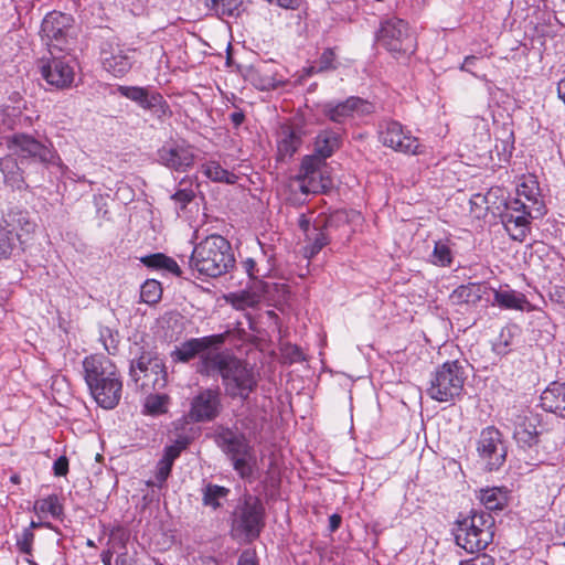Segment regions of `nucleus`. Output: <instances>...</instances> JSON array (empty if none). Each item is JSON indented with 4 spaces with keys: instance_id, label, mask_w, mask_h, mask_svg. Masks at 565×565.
<instances>
[{
    "instance_id": "obj_23",
    "label": "nucleus",
    "mask_w": 565,
    "mask_h": 565,
    "mask_svg": "<svg viewBox=\"0 0 565 565\" xmlns=\"http://www.w3.org/2000/svg\"><path fill=\"white\" fill-rule=\"evenodd\" d=\"M267 292L268 284L264 280H256L252 282L247 289L228 294L225 300L234 309L245 310L258 306Z\"/></svg>"
},
{
    "instance_id": "obj_36",
    "label": "nucleus",
    "mask_w": 565,
    "mask_h": 565,
    "mask_svg": "<svg viewBox=\"0 0 565 565\" xmlns=\"http://www.w3.org/2000/svg\"><path fill=\"white\" fill-rule=\"evenodd\" d=\"M201 172L213 182L234 184L237 175L224 169L217 161L211 160L201 166Z\"/></svg>"
},
{
    "instance_id": "obj_58",
    "label": "nucleus",
    "mask_w": 565,
    "mask_h": 565,
    "mask_svg": "<svg viewBox=\"0 0 565 565\" xmlns=\"http://www.w3.org/2000/svg\"><path fill=\"white\" fill-rule=\"evenodd\" d=\"M115 563L116 565H137L136 558L127 552L117 555Z\"/></svg>"
},
{
    "instance_id": "obj_45",
    "label": "nucleus",
    "mask_w": 565,
    "mask_h": 565,
    "mask_svg": "<svg viewBox=\"0 0 565 565\" xmlns=\"http://www.w3.org/2000/svg\"><path fill=\"white\" fill-rule=\"evenodd\" d=\"M36 508L39 509L40 512L47 513L53 518L60 516L63 511L58 498L55 494L39 500L36 502Z\"/></svg>"
},
{
    "instance_id": "obj_26",
    "label": "nucleus",
    "mask_w": 565,
    "mask_h": 565,
    "mask_svg": "<svg viewBox=\"0 0 565 565\" xmlns=\"http://www.w3.org/2000/svg\"><path fill=\"white\" fill-rule=\"evenodd\" d=\"M540 404L544 411L565 417V383L550 384L542 392Z\"/></svg>"
},
{
    "instance_id": "obj_50",
    "label": "nucleus",
    "mask_w": 565,
    "mask_h": 565,
    "mask_svg": "<svg viewBox=\"0 0 565 565\" xmlns=\"http://www.w3.org/2000/svg\"><path fill=\"white\" fill-rule=\"evenodd\" d=\"M194 198L195 193L191 188L179 189L171 195V200L174 201L179 210H184Z\"/></svg>"
},
{
    "instance_id": "obj_53",
    "label": "nucleus",
    "mask_w": 565,
    "mask_h": 565,
    "mask_svg": "<svg viewBox=\"0 0 565 565\" xmlns=\"http://www.w3.org/2000/svg\"><path fill=\"white\" fill-rule=\"evenodd\" d=\"M459 565H494V558L488 554H478L472 558L461 561Z\"/></svg>"
},
{
    "instance_id": "obj_51",
    "label": "nucleus",
    "mask_w": 565,
    "mask_h": 565,
    "mask_svg": "<svg viewBox=\"0 0 565 565\" xmlns=\"http://www.w3.org/2000/svg\"><path fill=\"white\" fill-rule=\"evenodd\" d=\"M33 540L34 533L32 532L31 527L23 529L22 533L17 540V546L19 551L23 554L31 555Z\"/></svg>"
},
{
    "instance_id": "obj_35",
    "label": "nucleus",
    "mask_w": 565,
    "mask_h": 565,
    "mask_svg": "<svg viewBox=\"0 0 565 565\" xmlns=\"http://www.w3.org/2000/svg\"><path fill=\"white\" fill-rule=\"evenodd\" d=\"M494 303L504 309L524 310L529 305L525 296L514 290H495Z\"/></svg>"
},
{
    "instance_id": "obj_56",
    "label": "nucleus",
    "mask_w": 565,
    "mask_h": 565,
    "mask_svg": "<svg viewBox=\"0 0 565 565\" xmlns=\"http://www.w3.org/2000/svg\"><path fill=\"white\" fill-rule=\"evenodd\" d=\"M270 4L278 6L287 10H297L301 4V0H266Z\"/></svg>"
},
{
    "instance_id": "obj_54",
    "label": "nucleus",
    "mask_w": 565,
    "mask_h": 565,
    "mask_svg": "<svg viewBox=\"0 0 565 565\" xmlns=\"http://www.w3.org/2000/svg\"><path fill=\"white\" fill-rule=\"evenodd\" d=\"M54 475L64 477L68 472V459L65 456L58 457L53 463Z\"/></svg>"
},
{
    "instance_id": "obj_3",
    "label": "nucleus",
    "mask_w": 565,
    "mask_h": 565,
    "mask_svg": "<svg viewBox=\"0 0 565 565\" xmlns=\"http://www.w3.org/2000/svg\"><path fill=\"white\" fill-rule=\"evenodd\" d=\"M189 265L202 276L220 277L235 265L232 245L218 234L209 235L194 246Z\"/></svg>"
},
{
    "instance_id": "obj_62",
    "label": "nucleus",
    "mask_w": 565,
    "mask_h": 565,
    "mask_svg": "<svg viewBox=\"0 0 565 565\" xmlns=\"http://www.w3.org/2000/svg\"><path fill=\"white\" fill-rule=\"evenodd\" d=\"M113 553L108 550L102 553V562L104 565H111Z\"/></svg>"
},
{
    "instance_id": "obj_10",
    "label": "nucleus",
    "mask_w": 565,
    "mask_h": 565,
    "mask_svg": "<svg viewBox=\"0 0 565 565\" xmlns=\"http://www.w3.org/2000/svg\"><path fill=\"white\" fill-rule=\"evenodd\" d=\"M216 443L231 459L234 470L241 478L246 479L253 475L256 459L253 447L243 433L224 428L216 435Z\"/></svg>"
},
{
    "instance_id": "obj_41",
    "label": "nucleus",
    "mask_w": 565,
    "mask_h": 565,
    "mask_svg": "<svg viewBox=\"0 0 565 565\" xmlns=\"http://www.w3.org/2000/svg\"><path fill=\"white\" fill-rule=\"evenodd\" d=\"M230 489L209 483L202 489V501L205 507L217 509L222 505V501L227 498Z\"/></svg>"
},
{
    "instance_id": "obj_18",
    "label": "nucleus",
    "mask_w": 565,
    "mask_h": 565,
    "mask_svg": "<svg viewBox=\"0 0 565 565\" xmlns=\"http://www.w3.org/2000/svg\"><path fill=\"white\" fill-rule=\"evenodd\" d=\"M322 114L331 121L343 124L355 116L362 117L374 111L372 103L351 96L343 102H327L321 106Z\"/></svg>"
},
{
    "instance_id": "obj_13",
    "label": "nucleus",
    "mask_w": 565,
    "mask_h": 565,
    "mask_svg": "<svg viewBox=\"0 0 565 565\" xmlns=\"http://www.w3.org/2000/svg\"><path fill=\"white\" fill-rule=\"evenodd\" d=\"M129 375L135 384L145 392L161 391L167 385L166 366L151 352H142L131 361Z\"/></svg>"
},
{
    "instance_id": "obj_42",
    "label": "nucleus",
    "mask_w": 565,
    "mask_h": 565,
    "mask_svg": "<svg viewBox=\"0 0 565 565\" xmlns=\"http://www.w3.org/2000/svg\"><path fill=\"white\" fill-rule=\"evenodd\" d=\"M162 296V288L156 279L146 280L140 287V299L148 305L157 303Z\"/></svg>"
},
{
    "instance_id": "obj_57",
    "label": "nucleus",
    "mask_w": 565,
    "mask_h": 565,
    "mask_svg": "<svg viewBox=\"0 0 565 565\" xmlns=\"http://www.w3.org/2000/svg\"><path fill=\"white\" fill-rule=\"evenodd\" d=\"M237 565H258L256 555L252 551H244L237 562Z\"/></svg>"
},
{
    "instance_id": "obj_47",
    "label": "nucleus",
    "mask_w": 565,
    "mask_h": 565,
    "mask_svg": "<svg viewBox=\"0 0 565 565\" xmlns=\"http://www.w3.org/2000/svg\"><path fill=\"white\" fill-rule=\"evenodd\" d=\"M168 397L160 394H150L145 402V408L148 414L158 415L166 412Z\"/></svg>"
},
{
    "instance_id": "obj_20",
    "label": "nucleus",
    "mask_w": 565,
    "mask_h": 565,
    "mask_svg": "<svg viewBox=\"0 0 565 565\" xmlns=\"http://www.w3.org/2000/svg\"><path fill=\"white\" fill-rule=\"evenodd\" d=\"M478 452L487 462L489 470L499 469L505 461V449L501 433L493 426L482 429L478 440Z\"/></svg>"
},
{
    "instance_id": "obj_22",
    "label": "nucleus",
    "mask_w": 565,
    "mask_h": 565,
    "mask_svg": "<svg viewBox=\"0 0 565 565\" xmlns=\"http://www.w3.org/2000/svg\"><path fill=\"white\" fill-rule=\"evenodd\" d=\"M347 218L343 213H335L322 221V223L313 231L305 236L307 245L303 248L306 258L315 257L330 241V231L340 222L345 223Z\"/></svg>"
},
{
    "instance_id": "obj_4",
    "label": "nucleus",
    "mask_w": 565,
    "mask_h": 565,
    "mask_svg": "<svg viewBox=\"0 0 565 565\" xmlns=\"http://www.w3.org/2000/svg\"><path fill=\"white\" fill-rule=\"evenodd\" d=\"M339 135L331 130H323L318 134L315 141L316 154L306 156L300 164L297 181L302 193H319L323 191L328 184L321 173L323 160L331 157L339 148Z\"/></svg>"
},
{
    "instance_id": "obj_30",
    "label": "nucleus",
    "mask_w": 565,
    "mask_h": 565,
    "mask_svg": "<svg viewBox=\"0 0 565 565\" xmlns=\"http://www.w3.org/2000/svg\"><path fill=\"white\" fill-rule=\"evenodd\" d=\"M500 191V189H491L487 193H476L471 196L469 201L470 210L476 217L481 218L489 212L494 213V200L498 199V192Z\"/></svg>"
},
{
    "instance_id": "obj_25",
    "label": "nucleus",
    "mask_w": 565,
    "mask_h": 565,
    "mask_svg": "<svg viewBox=\"0 0 565 565\" xmlns=\"http://www.w3.org/2000/svg\"><path fill=\"white\" fill-rule=\"evenodd\" d=\"M513 200H523L525 207L535 211V216H542L545 212L539 182L533 175H524L521 179L516 186V198Z\"/></svg>"
},
{
    "instance_id": "obj_46",
    "label": "nucleus",
    "mask_w": 565,
    "mask_h": 565,
    "mask_svg": "<svg viewBox=\"0 0 565 565\" xmlns=\"http://www.w3.org/2000/svg\"><path fill=\"white\" fill-rule=\"evenodd\" d=\"M172 467L173 463L161 458L157 463L154 480L148 481V486L162 488L171 473Z\"/></svg>"
},
{
    "instance_id": "obj_48",
    "label": "nucleus",
    "mask_w": 565,
    "mask_h": 565,
    "mask_svg": "<svg viewBox=\"0 0 565 565\" xmlns=\"http://www.w3.org/2000/svg\"><path fill=\"white\" fill-rule=\"evenodd\" d=\"M241 266L247 274L252 282L262 280L260 278L266 275L267 269L263 270L256 260L252 257H247L241 262Z\"/></svg>"
},
{
    "instance_id": "obj_31",
    "label": "nucleus",
    "mask_w": 565,
    "mask_h": 565,
    "mask_svg": "<svg viewBox=\"0 0 565 565\" xmlns=\"http://www.w3.org/2000/svg\"><path fill=\"white\" fill-rule=\"evenodd\" d=\"M9 100L11 104L6 105L3 109L6 116L13 117V124L31 126L33 117L31 115L23 114V110L26 109V102L21 97V95L19 93H13Z\"/></svg>"
},
{
    "instance_id": "obj_55",
    "label": "nucleus",
    "mask_w": 565,
    "mask_h": 565,
    "mask_svg": "<svg viewBox=\"0 0 565 565\" xmlns=\"http://www.w3.org/2000/svg\"><path fill=\"white\" fill-rule=\"evenodd\" d=\"M321 223H322V221L315 222L313 224H311L310 218H308L306 214H300V216L298 218L299 228L302 231L305 236L308 233H310L311 231H313L316 228V226L320 225Z\"/></svg>"
},
{
    "instance_id": "obj_27",
    "label": "nucleus",
    "mask_w": 565,
    "mask_h": 565,
    "mask_svg": "<svg viewBox=\"0 0 565 565\" xmlns=\"http://www.w3.org/2000/svg\"><path fill=\"white\" fill-rule=\"evenodd\" d=\"M301 143L300 135L288 126L281 127L277 140V156L279 160L291 158Z\"/></svg>"
},
{
    "instance_id": "obj_16",
    "label": "nucleus",
    "mask_w": 565,
    "mask_h": 565,
    "mask_svg": "<svg viewBox=\"0 0 565 565\" xmlns=\"http://www.w3.org/2000/svg\"><path fill=\"white\" fill-rule=\"evenodd\" d=\"M158 162L166 168L185 172L190 170L195 162V149L184 139H170L166 141L157 151Z\"/></svg>"
},
{
    "instance_id": "obj_21",
    "label": "nucleus",
    "mask_w": 565,
    "mask_h": 565,
    "mask_svg": "<svg viewBox=\"0 0 565 565\" xmlns=\"http://www.w3.org/2000/svg\"><path fill=\"white\" fill-rule=\"evenodd\" d=\"M223 341V334L193 338L175 347L174 350L171 351L170 358L174 363H188L195 356H199L200 361L204 353L212 351V347L222 344Z\"/></svg>"
},
{
    "instance_id": "obj_38",
    "label": "nucleus",
    "mask_w": 565,
    "mask_h": 565,
    "mask_svg": "<svg viewBox=\"0 0 565 565\" xmlns=\"http://www.w3.org/2000/svg\"><path fill=\"white\" fill-rule=\"evenodd\" d=\"M141 263L149 268L163 269L175 276L181 275V269L177 262L161 253L145 256L141 258Z\"/></svg>"
},
{
    "instance_id": "obj_15",
    "label": "nucleus",
    "mask_w": 565,
    "mask_h": 565,
    "mask_svg": "<svg viewBox=\"0 0 565 565\" xmlns=\"http://www.w3.org/2000/svg\"><path fill=\"white\" fill-rule=\"evenodd\" d=\"M379 139L383 146L405 154H417L419 141L399 121L384 119L379 125Z\"/></svg>"
},
{
    "instance_id": "obj_12",
    "label": "nucleus",
    "mask_w": 565,
    "mask_h": 565,
    "mask_svg": "<svg viewBox=\"0 0 565 565\" xmlns=\"http://www.w3.org/2000/svg\"><path fill=\"white\" fill-rule=\"evenodd\" d=\"M152 50L148 44L135 47L115 40L106 42L100 50L103 68L115 77H124L132 68L138 55Z\"/></svg>"
},
{
    "instance_id": "obj_49",
    "label": "nucleus",
    "mask_w": 565,
    "mask_h": 565,
    "mask_svg": "<svg viewBox=\"0 0 565 565\" xmlns=\"http://www.w3.org/2000/svg\"><path fill=\"white\" fill-rule=\"evenodd\" d=\"M118 93L137 104L142 102V98L145 97L146 93L149 90L147 87H140V86H125L119 85L117 88Z\"/></svg>"
},
{
    "instance_id": "obj_6",
    "label": "nucleus",
    "mask_w": 565,
    "mask_h": 565,
    "mask_svg": "<svg viewBox=\"0 0 565 565\" xmlns=\"http://www.w3.org/2000/svg\"><path fill=\"white\" fill-rule=\"evenodd\" d=\"M265 526V508L254 495H245L232 514L231 534L236 540L252 542L257 539Z\"/></svg>"
},
{
    "instance_id": "obj_52",
    "label": "nucleus",
    "mask_w": 565,
    "mask_h": 565,
    "mask_svg": "<svg viewBox=\"0 0 565 565\" xmlns=\"http://www.w3.org/2000/svg\"><path fill=\"white\" fill-rule=\"evenodd\" d=\"M184 448H185V443L175 441L174 444L167 446L164 448L162 459L173 463L174 460L181 455V452Z\"/></svg>"
},
{
    "instance_id": "obj_9",
    "label": "nucleus",
    "mask_w": 565,
    "mask_h": 565,
    "mask_svg": "<svg viewBox=\"0 0 565 565\" xmlns=\"http://www.w3.org/2000/svg\"><path fill=\"white\" fill-rule=\"evenodd\" d=\"M12 156L40 162L45 167L64 168L63 161L50 140L41 141L28 134H13L6 138Z\"/></svg>"
},
{
    "instance_id": "obj_11",
    "label": "nucleus",
    "mask_w": 565,
    "mask_h": 565,
    "mask_svg": "<svg viewBox=\"0 0 565 565\" xmlns=\"http://www.w3.org/2000/svg\"><path fill=\"white\" fill-rule=\"evenodd\" d=\"M376 40L395 58L409 56L416 50V39L407 22L402 19L392 18L384 21L376 34Z\"/></svg>"
},
{
    "instance_id": "obj_61",
    "label": "nucleus",
    "mask_w": 565,
    "mask_h": 565,
    "mask_svg": "<svg viewBox=\"0 0 565 565\" xmlns=\"http://www.w3.org/2000/svg\"><path fill=\"white\" fill-rule=\"evenodd\" d=\"M477 57L475 55H468L465 57L462 65L460 66L461 71L470 72L469 67L473 65Z\"/></svg>"
},
{
    "instance_id": "obj_63",
    "label": "nucleus",
    "mask_w": 565,
    "mask_h": 565,
    "mask_svg": "<svg viewBox=\"0 0 565 565\" xmlns=\"http://www.w3.org/2000/svg\"><path fill=\"white\" fill-rule=\"evenodd\" d=\"M18 480H19V477H18V476H12V477H11V481H12V482H14V483H15V482H18Z\"/></svg>"
},
{
    "instance_id": "obj_33",
    "label": "nucleus",
    "mask_w": 565,
    "mask_h": 565,
    "mask_svg": "<svg viewBox=\"0 0 565 565\" xmlns=\"http://www.w3.org/2000/svg\"><path fill=\"white\" fill-rule=\"evenodd\" d=\"M479 499L489 511L503 510L508 503V492L498 487L481 489Z\"/></svg>"
},
{
    "instance_id": "obj_24",
    "label": "nucleus",
    "mask_w": 565,
    "mask_h": 565,
    "mask_svg": "<svg viewBox=\"0 0 565 565\" xmlns=\"http://www.w3.org/2000/svg\"><path fill=\"white\" fill-rule=\"evenodd\" d=\"M539 415L531 412L521 414L516 417L514 423L513 438L520 447L524 449L531 448L539 443Z\"/></svg>"
},
{
    "instance_id": "obj_59",
    "label": "nucleus",
    "mask_w": 565,
    "mask_h": 565,
    "mask_svg": "<svg viewBox=\"0 0 565 565\" xmlns=\"http://www.w3.org/2000/svg\"><path fill=\"white\" fill-rule=\"evenodd\" d=\"M230 119L234 127H239L245 120V114L242 110L234 111L230 115Z\"/></svg>"
},
{
    "instance_id": "obj_19",
    "label": "nucleus",
    "mask_w": 565,
    "mask_h": 565,
    "mask_svg": "<svg viewBox=\"0 0 565 565\" xmlns=\"http://www.w3.org/2000/svg\"><path fill=\"white\" fill-rule=\"evenodd\" d=\"M222 409L218 388H200L191 398L188 417L194 423L215 419Z\"/></svg>"
},
{
    "instance_id": "obj_14",
    "label": "nucleus",
    "mask_w": 565,
    "mask_h": 565,
    "mask_svg": "<svg viewBox=\"0 0 565 565\" xmlns=\"http://www.w3.org/2000/svg\"><path fill=\"white\" fill-rule=\"evenodd\" d=\"M47 51V55H43L38 61V67L42 78L56 89L71 88L75 81L74 61L68 53L57 55Z\"/></svg>"
},
{
    "instance_id": "obj_64",
    "label": "nucleus",
    "mask_w": 565,
    "mask_h": 565,
    "mask_svg": "<svg viewBox=\"0 0 565 565\" xmlns=\"http://www.w3.org/2000/svg\"><path fill=\"white\" fill-rule=\"evenodd\" d=\"M26 562H28L30 565H39V564H36L34 561H32V559H30V558H28V559H26Z\"/></svg>"
},
{
    "instance_id": "obj_5",
    "label": "nucleus",
    "mask_w": 565,
    "mask_h": 565,
    "mask_svg": "<svg viewBox=\"0 0 565 565\" xmlns=\"http://www.w3.org/2000/svg\"><path fill=\"white\" fill-rule=\"evenodd\" d=\"M493 527L494 519L491 514L472 511L470 515L458 521L456 543L468 553L480 552L492 542Z\"/></svg>"
},
{
    "instance_id": "obj_7",
    "label": "nucleus",
    "mask_w": 565,
    "mask_h": 565,
    "mask_svg": "<svg viewBox=\"0 0 565 565\" xmlns=\"http://www.w3.org/2000/svg\"><path fill=\"white\" fill-rule=\"evenodd\" d=\"M40 36L49 52H71L77 38L74 18L60 11L46 13L41 23Z\"/></svg>"
},
{
    "instance_id": "obj_17",
    "label": "nucleus",
    "mask_w": 565,
    "mask_h": 565,
    "mask_svg": "<svg viewBox=\"0 0 565 565\" xmlns=\"http://www.w3.org/2000/svg\"><path fill=\"white\" fill-rule=\"evenodd\" d=\"M536 217L535 211L525 207L523 200H510L505 203L502 223L512 239L523 242L530 232V220Z\"/></svg>"
},
{
    "instance_id": "obj_37",
    "label": "nucleus",
    "mask_w": 565,
    "mask_h": 565,
    "mask_svg": "<svg viewBox=\"0 0 565 565\" xmlns=\"http://www.w3.org/2000/svg\"><path fill=\"white\" fill-rule=\"evenodd\" d=\"M452 245L449 239L436 241L429 262L435 266L449 267L454 260Z\"/></svg>"
},
{
    "instance_id": "obj_39",
    "label": "nucleus",
    "mask_w": 565,
    "mask_h": 565,
    "mask_svg": "<svg viewBox=\"0 0 565 565\" xmlns=\"http://www.w3.org/2000/svg\"><path fill=\"white\" fill-rule=\"evenodd\" d=\"M206 8L217 17L238 15L243 0H204Z\"/></svg>"
},
{
    "instance_id": "obj_28",
    "label": "nucleus",
    "mask_w": 565,
    "mask_h": 565,
    "mask_svg": "<svg viewBox=\"0 0 565 565\" xmlns=\"http://www.w3.org/2000/svg\"><path fill=\"white\" fill-rule=\"evenodd\" d=\"M487 292V287L482 284L470 282L457 287L450 295L454 303L476 305Z\"/></svg>"
},
{
    "instance_id": "obj_8",
    "label": "nucleus",
    "mask_w": 565,
    "mask_h": 565,
    "mask_svg": "<svg viewBox=\"0 0 565 565\" xmlns=\"http://www.w3.org/2000/svg\"><path fill=\"white\" fill-rule=\"evenodd\" d=\"M466 379L465 369L459 361H447L431 375L427 394L440 403L454 402L461 396Z\"/></svg>"
},
{
    "instance_id": "obj_32",
    "label": "nucleus",
    "mask_w": 565,
    "mask_h": 565,
    "mask_svg": "<svg viewBox=\"0 0 565 565\" xmlns=\"http://www.w3.org/2000/svg\"><path fill=\"white\" fill-rule=\"evenodd\" d=\"M4 222L7 224L6 227L11 230L12 232L19 230L21 232L19 233L21 236H29L33 234L36 228L35 222L31 218L30 214L26 211H11L8 214V218H6Z\"/></svg>"
},
{
    "instance_id": "obj_60",
    "label": "nucleus",
    "mask_w": 565,
    "mask_h": 565,
    "mask_svg": "<svg viewBox=\"0 0 565 565\" xmlns=\"http://www.w3.org/2000/svg\"><path fill=\"white\" fill-rule=\"evenodd\" d=\"M341 516L339 514H332L329 518V530L335 532L341 525Z\"/></svg>"
},
{
    "instance_id": "obj_43",
    "label": "nucleus",
    "mask_w": 565,
    "mask_h": 565,
    "mask_svg": "<svg viewBox=\"0 0 565 565\" xmlns=\"http://www.w3.org/2000/svg\"><path fill=\"white\" fill-rule=\"evenodd\" d=\"M17 239H21L20 234H13L8 227L0 226V260L11 256Z\"/></svg>"
},
{
    "instance_id": "obj_1",
    "label": "nucleus",
    "mask_w": 565,
    "mask_h": 565,
    "mask_svg": "<svg viewBox=\"0 0 565 565\" xmlns=\"http://www.w3.org/2000/svg\"><path fill=\"white\" fill-rule=\"evenodd\" d=\"M195 370L201 375H220L225 394L232 399L246 401L257 387L253 369L241 359L226 351H210L196 362Z\"/></svg>"
},
{
    "instance_id": "obj_2",
    "label": "nucleus",
    "mask_w": 565,
    "mask_h": 565,
    "mask_svg": "<svg viewBox=\"0 0 565 565\" xmlns=\"http://www.w3.org/2000/svg\"><path fill=\"white\" fill-rule=\"evenodd\" d=\"M83 370L95 402L105 409L115 408L122 394V381L116 364L104 354H92L83 360Z\"/></svg>"
},
{
    "instance_id": "obj_34",
    "label": "nucleus",
    "mask_w": 565,
    "mask_h": 565,
    "mask_svg": "<svg viewBox=\"0 0 565 565\" xmlns=\"http://www.w3.org/2000/svg\"><path fill=\"white\" fill-rule=\"evenodd\" d=\"M0 170L8 185L14 189H22L24 185L22 171L11 156L0 158Z\"/></svg>"
},
{
    "instance_id": "obj_40",
    "label": "nucleus",
    "mask_w": 565,
    "mask_h": 565,
    "mask_svg": "<svg viewBox=\"0 0 565 565\" xmlns=\"http://www.w3.org/2000/svg\"><path fill=\"white\" fill-rule=\"evenodd\" d=\"M338 68V62H337V55L333 49H326L318 61L316 62V65H311L307 68H305V74L307 76H311L313 74L334 71Z\"/></svg>"
},
{
    "instance_id": "obj_29",
    "label": "nucleus",
    "mask_w": 565,
    "mask_h": 565,
    "mask_svg": "<svg viewBox=\"0 0 565 565\" xmlns=\"http://www.w3.org/2000/svg\"><path fill=\"white\" fill-rule=\"evenodd\" d=\"M138 105L141 108L151 111L160 120L169 118L172 115L167 100L160 93L154 90L149 89L142 98V102Z\"/></svg>"
},
{
    "instance_id": "obj_44",
    "label": "nucleus",
    "mask_w": 565,
    "mask_h": 565,
    "mask_svg": "<svg viewBox=\"0 0 565 565\" xmlns=\"http://www.w3.org/2000/svg\"><path fill=\"white\" fill-rule=\"evenodd\" d=\"M515 330H516L515 326L502 328V330L499 334V338L493 343V351L497 354L505 355L510 352V347L512 344V340H513Z\"/></svg>"
}]
</instances>
